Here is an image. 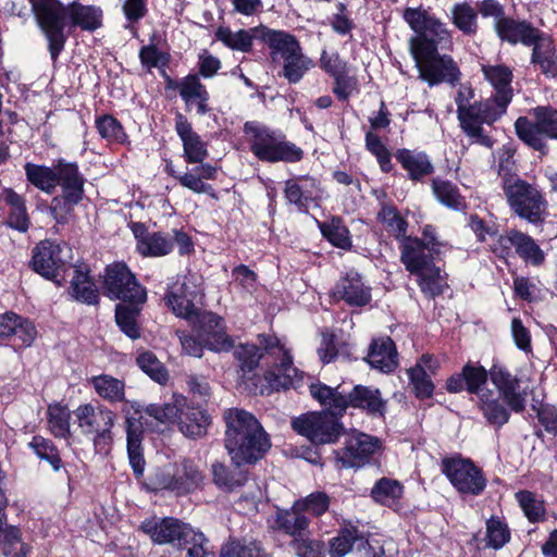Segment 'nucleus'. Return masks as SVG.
<instances>
[{
	"label": "nucleus",
	"instance_id": "45",
	"mask_svg": "<svg viewBox=\"0 0 557 557\" xmlns=\"http://www.w3.org/2000/svg\"><path fill=\"white\" fill-rule=\"evenodd\" d=\"M478 408L486 422L496 429H500L509 422L510 411H512L495 396L492 389H485L482 395H479Z\"/></svg>",
	"mask_w": 557,
	"mask_h": 557
},
{
	"label": "nucleus",
	"instance_id": "64",
	"mask_svg": "<svg viewBox=\"0 0 557 557\" xmlns=\"http://www.w3.org/2000/svg\"><path fill=\"white\" fill-rule=\"evenodd\" d=\"M531 408L536 412L537 421L544 431L557 437V406L536 401L531 405Z\"/></svg>",
	"mask_w": 557,
	"mask_h": 557
},
{
	"label": "nucleus",
	"instance_id": "26",
	"mask_svg": "<svg viewBox=\"0 0 557 557\" xmlns=\"http://www.w3.org/2000/svg\"><path fill=\"white\" fill-rule=\"evenodd\" d=\"M165 89L177 90L187 111H189L194 104L196 106V113L200 116L211 111L209 106L210 94L207 86L201 83L199 75L189 73L181 79L166 76Z\"/></svg>",
	"mask_w": 557,
	"mask_h": 557
},
{
	"label": "nucleus",
	"instance_id": "7",
	"mask_svg": "<svg viewBox=\"0 0 557 557\" xmlns=\"http://www.w3.org/2000/svg\"><path fill=\"white\" fill-rule=\"evenodd\" d=\"M309 392L320 405H330L345 416L348 408L358 409L372 418L384 419L387 412V400L382 397L377 387L356 384L346 391L342 384L331 387L318 381L309 385Z\"/></svg>",
	"mask_w": 557,
	"mask_h": 557
},
{
	"label": "nucleus",
	"instance_id": "40",
	"mask_svg": "<svg viewBox=\"0 0 557 557\" xmlns=\"http://www.w3.org/2000/svg\"><path fill=\"white\" fill-rule=\"evenodd\" d=\"M147 300L119 302L114 307V321L120 332L132 341L141 337L139 317Z\"/></svg>",
	"mask_w": 557,
	"mask_h": 557
},
{
	"label": "nucleus",
	"instance_id": "60",
	"mask_svg": "<svg viewBox=\"0 0 557 557\" xmlns=\"http://www.w3.org/2000/svg\"><path fill=\"white\" fill-rule=\"evenodd\" d=\"M136 363L139 369L154 382L159 384H165L168 382V370L152 351L146 350L139 354L136 358Z\"/></svg>",
	"mask_w": 557,
	"mask_h": 557
},
{
	"label": "nucleus",
	"instance_id": "51",
	"mask_svg": "<svg viewBox=\"0 0 557 557\" xmlns=\"http://www.w3.org/2000/svg\"><path fill=\"white\" fill-rule=\"evenodd\" d=\"M95 127L101 137L109 145L126 146L131 144L123 124L110 113L96 115Z\"/></svg>",
	"mask_w": 557,
	"mask_h": 557
},
{
	"label": "nucleus",
	"instance_id": "21",
	"mask_svg": "<svg viewBox=\"0 0 557 557\" xmlns=\"http://www.w3.org/2000/svg\"><path fill=\"white\" fill-rule=\"evenodd\" d=\"M38 335L35 323L12 310L0 313V344L14 351L24 350L35 343Z\"/></svg>",
	"mask_w": 557,
	"mask_h": 557
},
{
	"label": "nucleus",
	"instance_id": "55",
	"mask_svg": "<svg viewBox=\"0 0 557 557\" xmlns=\"http://www.w3.org/2000/svg\"><path fill=\"white\" fill-rule=\"evenodd\" d=\"M515 499L530 523H539L545 520V503L534 492L520 490L516 492Z\"/></svg>",
	"mask_w": 557,
	"mask_h": 557
},
{
	"label": "nucleus",
	"instance_id": "23",
	"mask_svg": "<svg viewBox=\"0 0 557 557\" xmlns=\"http://www.w3.org/2000/svg\"><path fill=\"white\" fill-rule=\"evenodd\" d=\"M371 533L359 529V521L344 519L339 524L336 535L331 537L326 544V553L330 557H345L352 552L354 546L357 550L375 552L370 544Z\"/></svg>",
	"mask_w": 557,
	"mask_h": 557
},
{
	"label": "nucleus",
	"instance_id": "63",
	"mask_svg": "<svg viewBox=\"0 0 557 557\" xmlns=\"http://www.w3.org/2000/svg\"><path fill=\"white\" fill-rule=\"evenodd\" d=\"M296 503L306 515L310 513L314 518H320L329 511L331 497L325 492L317 491L297 498Z\"/></svg>",
	"mask_w": 557,
	"mask_h": 557
},
{
	"label": "nucleus",
	"instance_id": "47",
	"mask_svg": "<svg viewBox=\"0 0 557 557\" xmlns=\"http://www.w3.org/2000/svg\"><path fill=\"white\" fill-rule=\"evenodd\" d=\"M173 476L175 494L178 496L195 492L200 487L203 480L202 472L190 458H184L182 460L176 471L173 473Z\"/></svg>",
	"mask_w": 557,
	"mask_h": 557
},
{
	"label": "nucleus",
	"instance_id": "16",
	"mask_svg": "<svg viewBox=\"0 0 557 557\" xmlns=\"http://www.w3.org/2000/svg\"><path fill=\"white\" fill-rule=\"evenodd\" d=\"M190 331L197 334L213 352H230L234 348V339L227 334L223 317L215 312L199 310L190 320H187Z\"/></svg>",
	"mask_w": 557,
	"mask_h": 557
},
{
	"label": "nucleus",
	"instance_id": "33",
	"mask_svg": "<svg viewBox=\"0 0 557 557\" xmlns=\"http://www.w3.org/2000/svg\"><path fill=\"white\" fill-rule=\"evenodd\" d=\"M310 524V517L294 500L289 508H275L271 529L295 541L301 535L309 534Z\"/></svg>",
	"mask_w": 557,
	"mask_h": 557
},
{
	"label": "nucleus",
	"instance_id": "10",
	"mask_svg": "<svg viewBox=\"0 0 557 557\" xmlns=\"http://www.w3.org/2000/svg\"><path fill=\"white\" fill-rule=\"evenodd\" d=\"M81 432L92 442L97 454L109 456L114 444L116 413L106 405L87 403L74 410Z\"/></svg>",
	"mask_w": 557,
	"mask_h": 557
},
{
	"label": "nucleus",
	"instance_id": "19",
	"mask_svg": "<svg viewBox=\"0 0 557 557\" xmlns=\"http://www.w3.org/2000/svg\"><path fill=\"white\" fill-rule=\"evenodd\" d=\"M62 248L49 239L36 244L32 249V258L28 262L29 269L44 278L62 286L64 278L65 261L62 256Z\"/></svg>",
	"mask_w": 557,
	"mask_h": 557
},
{
	"label": "nucleus",
	"instance_id": "18",
	"mask_svg": "<svg viewBox=\"0 0 557 557\" xmlns=\"http://www.w3.org/2000/svg\"><path fill=\"white\" fill-rule=\"evenodd\" d=\"M481 72L484 79L494 89V92L487 98L491 108H486V113L498 121L507 113L513 98L512 69L506 64H482Z\"/></svg>",
	"mask_w": 557,
	"mask_h": 557
},
{
	"label": "nucleus",
	"instance_id": "52",
	"mask_svg": "<svg viewBox=\"0 0 557 557\" xmlns=\"http://www.w3.org/2000/svg\"><path fill=\"white\" fill-rule=\"evenodd\" d=\"M376 220L384 225L385 231L394 237L396 242L407 235L409 223L393 202L380 203Z\"/></svg>",
	"mask_w": 557,
	"mask_h": 557
},
{
	"label": "nucleus",
	"instance_id": "14",
	"mask_svg": "<svg viewBox=\"0 0 557 557\" xmlns=\"http://www.w3.org/2000/svg\"><path fill=\"white\" fill-rule=\"evenodd\" d=\"M441 471L460 494L480 496L486 488L487 479L482 468L461 454L442 458Z\"/></svg>",
	"mask_w": 557,
	"mask_h": 557
},
{
	"label": "nucleus",
	"instance_id": "39",
	"mask_svg": "<svg viewBox=\"0 0 557 557\" xmlns=\"http://www.w3.org/2000/svg\"><path fill=\"white\" fill-rule=\"evenodd\" d=\"M397 243L399 244L400 262L409 273H418L435 260L433 253L428 251L424 240L419 237L405 235Z\"/></svg>",
	"mask_w": 557,
	"mask_h": 557
},
{
	"label": "nucleus",
	"instance_id": "36",
	"mask_svg": "<svg viewBox=\"0 0 557 557\" xmlns=\"http://www.w3.org/2000/svg\"><path fill=\"white\" fill-rule=\"evenodd\" d=\"M363 360L383 373L394 372L399 366L395 342L389 336L373 338Z\"/></svg>",
	"mask_w": 557,
	"mask_h": 557
},
{
	"label": "nucleus",
	"instance_id": "29",
	"mask_svg": "<svg viewBox=\"0 0 557 557\" xmlns=\"http://www.w3.org/2000/svg\"><path fill=\"white\" fill-rule=\"evenodd\" d=\"M128 227L136 239V251L144 258H160L174 250L172 237L164 232H149L143 222H129Z\"/></svg>",
	"mask_w": 557,
	"mask_h": 557
},
{
	"label": "nucleus",
	"instance_id": "43",
	"mask_svg": "<svg viewBox=\"0 0 557 557\" xmlns=\"http://www.w3.org/2000/svg\"><path fill=\"white\" fill-rule=\"evenodd\" d=\"M403 495L404 485L399 481L386 476L379 479L370 492L374 503L388 507L398 515H403V507L399 503Z\"/></svg>",
	"mask_w": 557,
	"mask_h": 557
},
{
	"label": "nucleus",
	"instance_id": "1",
	"mask_svg": "<svg viewBox=\"0 0 557 557\" xmlns=\"http://www.w3.org/2000/svg\"><path fill=\"white\" fill-rule=\"evenodd\" d=\"M403 18L414 33L409 40L410 53L419 70V77L430 87L448 83L456 86L461 72L449 54H440L438 48L453 45L451 32L438 17L431 14L423 5L407 7Z\"/></svg>",
	"mask_w": 557,
	"mask_h": 557
},
{
	"label": "nucleus",
	"instance_id": "25",
	"mask_svg": "<svg viewBox=\"0 0 557 557\" xmlns=\"http://www.w3.org/2000/svg\"><path fill=\"white\" fill-rule=\"evenodd\" d=\"M193 276L177 277L169 284L163 296L165 306L177 317L187 320L200 310L195 306L198 295L197 285Z\"/></svg>",
	"mask_w": 557,
	"mask_h": 557
},
{
	"label": "nucleus",
	"instance_id": "46",
	"mask_svg": "<svg viewBox=\"0 0 557 557\" xmlns=\"http://www.w3.org/2000/svg\"><path fill=\"white\" fill-rule=\"evenodd\" d=\"M431 189L433 196L442 206L454 211H465L467 209L465 196L451 181L438 176L433 177L431 180Z\"/></svg>",
	"mask_w": 557,
	"mask_h": 557
},
{
	"label": "nucleus",
	"instance_id": "54",
	"mask_svg": "<svg viewBox=\"0 0 557 557\" xmlns=\"http://www.w3.org/2000/svg\"><path fill=\"white\" fill-rule=\"evenodd\" d=\"M450 22L463 35L474 36L478 33V12L468 2H458L451 7Z\"/></svg>",
	"mask_w": 557,
	"mask_h": 557
},
{
	"label": "nucleus",
	"instance_id": "34",
	"mask_svg": "<svg viewBox=\"0 0 557 557\" xmlns=\"http://www.w3.org/2000/svg\"><path fill=\"white\" fill-rule=\"evenodd\" d=\"M180 431L189 438H199L207 434L211 423L208 410L201 405H195L193 400L181 398L177 416Z\"/></svg>",
	"mask_w": 557,
	"mask_h": 557
},
{
	"label": "nucleus",
	"instance_id": "38",
	"mask_svg": "<svg viewBox=\"0 0 557 557\" xmlns=\"http://www.w3.org/2000/svg\"><path fill=\"white\" fill-rule=\"evenodd\" d=\"M394 157L407 172V177L411 182L422 183L426 176L435 172V166L425 151L399 148L395 151Z\"/></svg>",
	"mask_w": 557,
	"mask_h": 557
},
{
	"label": "nucleus",
	"instance_id": "8",
	"mask_svg": "<svg viewBox=\"0 0 557 557\" xmlns=\"http://www.w3.org/2000/svg\"><path fill=\"white\" fill-rule=\"evenodd\" d=\"M243 133L249 151L260 162L297 163L305 157L302 148L288 140L286 134L259 121L245 122Z\"/></svg>",
	"mask_w": 557,
	"mask_h": 557
},
{
	"label": "nucleus",
	"instance_id": "27",
	"mask_svg": "<svg viewBox=\"0 0 557 557\" xmlns=\"http://www.w3.org/2000/svg\"><path fill=\"white\" fill-rule=\"evenodd\" d=\"M488 381V370L479 362L469 360L459 372L449 375L445 381V389L449 394L467 392L469 395H482Z\"/></svg>",
	"mask_w": 557,
	"mask_h": 557
},
{
	"label": "nucleus",
	"instance_id": "22",
	"mask_svg": "<svg viewBox=\"0 0 557 557\" xmlns=\"http://www.w3.org/2000/svg\"><path fill=\"white\" fill-rule=\"evenodd\" d=\"M380 447V440L375 436L358 432L345 442V446L334 450L335 462L338 469H360L370 463L373 455Z\"/></svg>",
	"mask_w": 557,
	"mask_h": 557
},
{
	"label": "nucleus",
	"instance_id": "9",
	"mask_svg": "<svg viewBox=\"0 0 557 557\" xmlns=\"http://www.w3.org/2000/svg\"><path fill=\"white\" fill-rule=\"evenodd\" d=\"M474 95V89L470 84L460 85L455 97L459 126L473 143L492 148L495 140L484 132L483 124L493 125L497 119L486 113V108H491L487 99L471 103Z\"/></svg>",
	"mask_w": 557,
	"mask_h": 557
},
{
	"label": "nucleus",
	"instance_id": "41",
	"mask_svg": "<svg viewBox=\"0 0 557 557\" xmlns=\"http://www.w3.org/2000/svg\"><path fill=\"white\" fill-rule=\"evenodd\" d=\"M70 283L69 293L76 301L89 306L99 304V292L88 265L75 267L74 275Z\"/></svg>",
	"mask_w": 557,
	"mask_h": 557
},
{
	"label": "nucleus",
	"instance_id": "5",
	"mask_svg": "<svg viewBox=\"0 0 557 557\" xmlns=\"http://www.w3.org/2000/svg\"><path fill=\"white\" fill-rule=\"evenodd\" d=\"M90 383L102 399L110 404H122L121 413L125 423L127 457L135 479L140 481L146 468L141 406L137 401L125 398V383L122 380L109 374H100L92 376Z\"/></svg>",
	"mask_w": 557,
	"mask_h": 557
},
{
	"label": "nucleus",
	"instance_id": "24",
	"mask_svg": "<svg viewBox=\"0 0 557 557\" xmlns=\"http://www.w3.org/2000/svg\"><path fill=\"white\" fill-rule=\"evenodd\" d=\"M321 182L311 175H298L284 182V198L288 206H293L299 213H309L311 203L318 205L321 200Z\"/></svg>",
	"mask_w": 557,
	"mask_h": 557
},
{
	"label": "nucleus",
	"instance_id": "62",
	"mask_svg": "<svg viewBox=\"0 0 557 557\" xmlns=\"http://www.w3.org/2000/svg\"><path fill=\"white\" fill-rule=\"evenodd\" d=\"M289 547L297 557H325L326 543L319 539L310 537L309 534L301 535L289 542Z\"/></svg>",
	"mask_w": 557,
	"mask_h": 557
},
{
	"label": "nucleus",
	"instance_id": "48",
	"mask_svg": "<svg viewBox=\"0 0 557 557\" xmlns=\"http://www.w3.org/2000/svg\"><path fill=\"white\" fill-rule=\"evenodd\" d=\"M2 200L10 207L8 225L18 232H27L30 225L27 213L26 200L12 188H4L1 194Z\"/></svg>",
	"mask_w": 557,
	"mask_h": 557
},
{
	"label": "nucleus",
	"instance_id": "11",
	"mask_svg": "<svg viewBox=\"0 0 557 557\" xmlns=\"http://www.w3.org/2000/svg\"><path fill=\"white\" fill-rule=\"evenodd\" d=\"M533 120L519 116L513 128L516 136L527 147L547 156L549 148L545 138L557 140V108L553 106H537L530 110Z\"/></svg>",
	"mask_w": 557,
	"mask_h": 557
},
{
	"label": "nucleus",
	"instance_id": "56",
	"mask_svg": "<svg viewBox=\"0 0 557 557\" xmlns=\"http://www.w3.org/2000/svg\"><path fill=\"white\" fill-rule=\"evenodd\" d=\"M27 446L40 460L48 462L53 471L58 472L63 468L60 450L52 440L34 435Z\"/></svg>",
	"mask_w": 557,
	"mask_h": 557
},
{
	"label": "nucleus",
	"instance_id": "35",
	"mask_svg": "<svg viewBox=\"0 0 557 557\" xmlns=\"http://www.w3.org/2000/svg\"><path fill=\"white\" fill-rule=\"evenodd\" d=\"M530 47V63L546 78H557V46L554 37L543 30Z\"/></svg>",
	"mask_w": 557,
	"mask_h": 557
},
{
	"label": "nucleus",
	"instance_id": "61",
	"mask_svg": "<svg viewBox=\"0 0 557 557\" xmlns=\"http://www.w3.org/2000/svg\"><path fill=\"white\" fill-rule=\"evenodd\" d=\"M141 488L149 493L170 491L175 493L173 473L166 468L158 467L141 482Z\"/></svg>",
	"mask_w": 557,
	"mask_h": 557
},
{
	"label": "nucleus",
	"instance_id": "59",
	"mask_svg": "<svg viewBox=\"0 0 557 557\" xmlns=\"http://www.w3.org/2000/svg\"><path fill=\"white\" fill-rule=\"evenodd\" d=\"M408 377L416 398L424 400L433 396L435 385L420 363H416L408 370Z\"/></svg>",
	"mask_w": 557,
	"mask_h": 557
},
{
	"label": "nucleus",
	"instance_id": "37",
	"mask_svg": "<svg viewBox=\"0 0 557 557\" xmlns=\"http://www.w3.org/2000/svg\"><path fill=\"white\" fill-rule=\"evenodd\" d=\"M511 540L510 528L504 517L492 515L485 521V534L480 536V532L472 535L469 541L470 545H475L476 549L492 548L494 550L502 549Z\"/></svg>",
	"mask_w": 557,
	"mask_h": 557
},
{
	"label": "nucleus",
	"instance_id": "17",
	"mask_svg": "<svg viewBox=\"0 0 557 557\" xmlns=\"http://www.w3.org/2000/svg\"><path fill=\"white\" fill-rule=\"evenodd\" d=\"M492 250L500 259L518 256L525 264L532 267H541L545 262V252L536 240L516 228L499 235Z\"/></svg>",
	"mask_w": 557,
	"mask_h": 557
},
{
	"label": "nucleus",
	"instance_id": "44",
	"mask_svg": "<svg viewBox=\"0 0 557 557\" xmlns=\"http://www.w3.org/2000/svg\"><path fill=\"white\" fill-rule=\"evenodd\" d=\"M322 237L333 247L350 251L352 248L351 234L343 216L331 215L325 221H317Z\"/></svg>",
	"mask_w": 557,
	"mask_h": 557
},
{
	"label": "nucleus",
	"instance_id": "28",
	"mask_svg": "<svg viewBox=\"0 0 557 557\" xmlns=\"http://www.w3.org/2000/svg\"><path fill=\"white\" fill-rule=\"evenodd\" d=\"M488 379L513 412L522 413L525 410L527 394L518 391L520 380L505 366L494 362L488 369Z\"/></svg>",
	"mask_w": 557,
	"mask_h": 557
},
{
	"label": "nucleus",
	"instance_id": "32",
	"mask_svg": "<svg viewBox=\"0 0 557 557\" xmlns=\"http://www.w3.org/2000/svg\"><path fill=\"white\" fill-rule=\"evenodd\" d=\"M494 30L500 41L511 46L518 44L530 47L542 34V29L535 27L530 21L508 16L494 22Z\"/></svg>",
	"mask_w": 557,
	"mask_h": 557
},
{
	"label": "nucleus",
	"instance_id": "57",
	"mask_svg": "<svg viewBox=\"0 0 557 557\" xmlns=\"http://www.w3.org/2000/svg\"><path fill=\"white\" fill-rule=\"evenodd\" d=\"M47 420L50 431L55 437L64 440L71 437V412L67 406H63L59 403L49 405Z\"/></svg>",
	"mask_w": 557,
	"mask_h": 557
},
{
	"label": "nucleus",
	"instance_id": "15",
	"mask_svg": "<svg viewBox=\"0 0 557 557\" xmlns=\"http://www.w3.org/2000/svg\"><path fill=\"white\" fill-rule=\"evenodd\" d=\"M102 288L103 294L111 300H147L146 287L124 261H114L106 265Z\"/></svg>",
	"mask_w": 557,
	"mask_h": 557
},
{
	"label": "nucleus",
	"instance_id": "12",
	"mask_svg": "<svg viewBox=\"0 0 557 557\" xmlns=\"http://www.w3.org/2000/svg\"><path fill=\"white\" fill-rule=\"evenodd\" d=\"M320 411H308L292 419V429L300 436L306 437L315 446L335 444L344 434L342 422L344 416H339L337 409L330 405H321Z\"/></svg>",
	"mask_w": 557,
	"mask_h": 557
},
{
	"label": "nucleus",
	"instance_id": "20",
	"mask_svg": "<svg viewBox=\"0 0 557 557\" xmlns=\"http://www.w3.org/2000/svg\"><path fill=\"white\" fill-rule=\"evenodd\" d=\"M156 544H171L177 549H185L188 541L197 532L190 524L174 517H164L159 521H144L140 525Z\"/></svg>",
	"mask_w": 557,
	"mask_h": 557
},
{
	"label": "nucleus",
	"instance_id": "4",
	"mask_svg": "<svg viewBox=\"0 0 557 557\" xmlns=\"http://www.w3.org/2000/svg\"><path fill=\"white\" fill-rule=\"evenodd\" d=\"M224 446L236 466L256 465L271 448V438L253 413L228 408L223 413Z\"/></svg>",
	"mask_w": 557,
	"mask_h": 557
},
{
	"label": "nucleus",
	"instance_id": "30",
	"mask_svg": "<svg viewBox=\"0 0 557 557\" xmlns=\"http://www.w3.org/2000/svg\"><path fill=\"white\" fill-rule=\"evenodd\" d=\"M174 129L183 146L186 163H201L209 157L208 143L193 128L191 122L180 111L174 117Z\"/></svg>",
	"mask_w": 557,
	"mask_h": 557
},
{
	"label": "nucleus",
	"instance_id": "53",
	"mask_svg": "<svg viewBox=\"0 0 557 557\" xmlns=\"http://www.w3.org/2000/svg\"><path fill=\"white\" fill-rule=\"evenodd\" d=\"M157 35L153 34L150 37V44L145 45L139 49L138 58L141 66L147 71L151 72L153 69H158L160 71L161 76L165 81L166 76H170L166 73V67H169L171 62V54L169 51H162L154 44Z\"/></svg>",
	"mask_w": 557,
	"mask_h": 557
},
{
	"label": "nucleus",
	"instance_id": "6",
	"mask_svg": "<svg viewBox=\"0 0 557 557\" xmlns=\"http://www.w3.org/2000/svg\"><path fill=\"white\" fill-rule=\"evenodd\" d=\"M255 30L258 39L269 48L271 62L282 66L278 76L284 77L288 84H298L315 66V62L304 53L294 34L265 25L255 27Z\"/></svg>",
	"mask_w": 557,
	"mask_h": 557
},
{
	"label": "nucleus",
	"instance_id": "31",
	"mask_svg": "<svg viewBox=\"0 0 557 557\" xmlns=\"http://www.w3.org/2000/svg\"><path fill=\"white\" fill-rule=\"evenodd\" d=\"M332 297L349 307H364L372 299L371 287L364 285L360 273L350 270L336 282Z\"/></svg>",
	"mask_w": 557,
	"mask_h": 557
},
{
	"label": "nucleus",
	"instance_id": "58",
	"mask_svg": "<svg viewBox=\"0 0 557 557\" xmlns=\"http://www.w3.org/2000/svg\"><path fill=\"white\" fill-rule=\"evenodd\" d=\"M220 557H272L268 554L259 541L232 540L224 544Z\"/></svg>",
	"mask_w": 557,
	"mask_h": 557
},
{
	"label": "nucleus",
	"instance_id": "42",
	"mask_svg": "<svg viewBox=\"0 0 557 557\" xmlns=\"http://www.w3.org/2000/svg\"><path fill=\"white\" fill-rule=\"evenodd\" d=\"M242 467L233 462L231 466L219 461L213 462L211 466L213 483L225 493L237 491L248 481V472L243 470Z\"/></svg>",
	"mask_w": 557,
	"mask_h": 557
},
{
	"label": "nucleus",
	"instance_id": "13",
	"mask_svg": "<svg viewBox=\"0 0 557 557\" xmlns=\"http://www.w3.org/2000/svg\"><path fill=\"white\" fill-rule=\"evenodd\" d=\"M503 190L509 208L520 219L535 225L545 220L547 200L535 185L520 177L505 178Z\"/></svg>",
	"mask_w": 557,
	"mask_h": 557
},
{
	"label": "nucleus",
	"instance_id": "49",
	"mask_svg": "<svg viewBox=\"0 0 557 557\" xmlns=\"http://www.w3.org/2000/svg\"><path fill=\"white\" fill-rule=\"evenodd\" d=\"M232 350L233 357L242 372L240 379L243 383L248 384V381L258 380L255 376L247 377V375L252 373L259 367L260 361L263 358L261 348L253 343H240L238 345L234 344V348Z\"/></svg>",
	"mask_w": 557,
	"mask_h": 557
},
{
	"label": "nucleus",
	"instance_id": "50",
	"mask_svg": "<svg viewBox=\"0 0 557 557\" xmlns=\"http://www.w3.org/2000/svg\"><path fill=\"white\" fill-rule=\"evenodd\" d=\"M411 274L417 277V284L428 299H435L442 296L445 289L448 288V284L441 275V268L434 261L430 265L422 268L418 273Z\"/></svg>",
	"mask_w": 557,
	"mask_h": 557
},
{
	"label": "nucleus",
	"instance_id": "2",
	"mask_svg": "<svg viewBox=\"0 0 557 557\" xmlns=\"http://www.w3.org/2000/svg\"><path fill=\"white\" fill-rule=\"evenodd\" d=\"M24 171L27 182L47 195H52L60 187L61 193L51 198L48 211L57 224H67L75 208L86 198L87 180L79 164L58 158L52 161L51 166L26 162Z\"/></svg>",
	"mask_w": 557,
	"mask_h": 557
},
{
	"label": "nucleus",
	"instance_id": "3",
	"mask_svg": "<svg viewBox=\"0 0 557 557\" xmlns=\"http://www.w3.org/2000/svg\"><path fill=\"white\" fill-rule=\"evenodd\" d=\"M37 26L47 40V50L53 63L63 52L69 35L65 27L94 33L103 26V11L95 4L74 0L67 4L60 0H28Z\"/></svg>",
	"mask_w": 557,
	"mask_h": 557
}]
</instances>
